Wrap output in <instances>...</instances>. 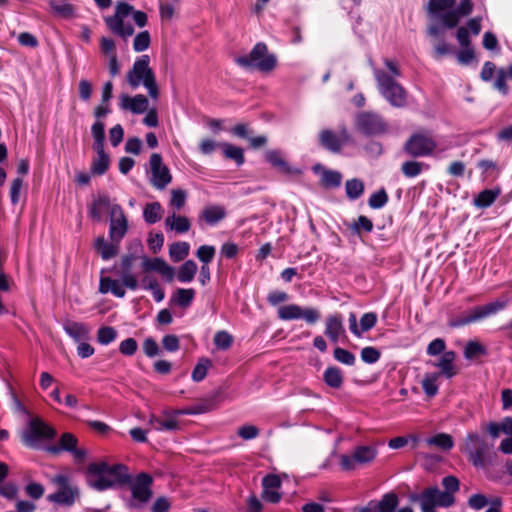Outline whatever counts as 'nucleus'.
Instances as JSON below:
<instances>
[{"label": "nucleus", "mask_w": 512, "mask_h": 512, "mask_svg": "<svg viewBox=\"0 0 512 512\" xmlns=\"http://www.w3.org/2000/svg\"><path fill=\"white\" fill-rule=\"evenodd\" d=\"M399 500L396 494L388 493L385 494L377 504L379 512H395L398 506Z\"/></svg>", "instance_id": "nucleus-39"}, {"label": "nucleus", "mask_w": 512, "mask_h": 512, "mask_svg": "<svg viewBox=\"0 0 512 512\" xmlns=\"http://www.w3.org/2000/svg\"><path fill=\"white\" fill-rule=\"evenodd\" d=\"M138 348L137 342L133 338L123 340L119 345V350L123 355L131 356Z\"/></svg>", "instance_id": "nucleus-61"}, {"label": "nucleus", "mask_w": 512, "mask_h": 512, "mask_svg": "<svg viewBox=\"0 0 512 512\" xmlns=\"http://www.w3.org/2000/svg\"><path fill=\"white\" fill-rule=\"evenodd\" d=\"M110 215V229L109 236L113 242L120 243L121 239L125 236L128 223L124 212L120 205L113 204L111 206Z\"/></svg>", "instance_id": "nucleus-15"}, {"label": "nucleus", "mask_w": 512, "mask_h": 512, "mask_svg": "<svg viewBox=\"0 0 512 512\" xmlns=\"http://www.w3.org/2000/svg\"><path fill=\"white\" fill-rule=\"evenodd\" d=\"M379 358H380V352L374 347H371V346L365 347L361 351V359L365 363H369V364L375 363L379 360Z\"/></svg>", "instance_id": "nucleus-57"}, {"label": "nucleus", "mask_w": 512, "mask_h": 512, "mask_svg": "<svg viewBox=\"0 0 512 512\" xmlns=\"http://www.w3.org/2000/svg\"><path fill=\"white\" fill-rule=\"evenodd\" d=\"M165 226L178 233H185L190 229L191 224L187 217L173 213L165 219Z\"/></svg>", "instance_id": "nucleus-26"}, {"label": "nucleus", "mask_w": 512, "mask_h": 512, "mask_svg": "<svg viewBox=\"0 0 512 512\" xmlns=\"http://www.w3.org/2000/svg\"><path fill=\"white\" fill-rule=\"evenodd\" d=\"M189 250L187 242H175L170 246L169 254L174 262H179L188 256Z\"/></svg>", "instance_id": "nucleus-37"}, {"label": "nucleus", "mask_w": 512, "mask_h": 512, "mask_svg": "<svg viewBox=\"0 0 512 512\" xmlns=\"http://www.w3.org/2000/svg\"><path fill=\"white\" fill-rule=\"evenodd\" d=\"M233 342V337L226 331H218L214 336V344L222 350L228 349Z\"/></svg>", "instance_id": "nucleus-49"}, {"label": "nucleus", "mask_w": 512, "mask_h": 512, "mask_svg": "<svg viewBox=\"0 0 512 512\" xmlns=\"http://www.w3.org/2000/svg\"><path fill=\"white\" fill-rule=\"evenodd\" d=\"M143 216L146 222L153 224L159 221L162 217V207L160 203L153 202L145 206Z\"/></svg>", "instance_id": "nucleus-36"}, {"label": "nucleus", "mask_w": 512, "mask_h": 512, "mask_svg": "<svg viewBox=\"0 0 512 512\" xmlns=\"http://www.w3.org/2000/svg\"><path fill=\"white\" fill-rule=\"evenodd\" d=\"M356 128L366 135H379L387 131V123L372 112H362L356 117Z\"/></svg>", "instance_id": "nucleus-13"}, {"label": "nucleus", "mask_w": 512, "mask_h": 512, "mask_svg": "<svg viewBox=\"0 0 512 512\" xmlns=\"http://www.w3.org/2000/svg\"><path fill=\"white\" fill-rule=\"evenodd\" d=\"M445 347V341L443 339L437 338L428 345L427 353L432 356L439 355L441 353L443 354L446 352Z\"/></svg>", "instance_id": "nucleus-64"}, {"label": "nucleus", "mask_w": 512, "mask_h": 512, "mask_svg": "<svg viewBox=\"0 0 512 512\" xmlns=\"http://www.w3.org/2000/svg\"><path fill=\"white\" fill-rule=\"evenodd\" d=\"M351 228L358 234L361 231L370 232L373 229V223L367 217L359 216L357 221L351 225Z\"/></svg>", "instance_id": "nucleus-55"}, {"label": "nucleus", "mask_w": 512, "mask_h": 512, "mask_svg": "<svg viewBox=\"0 0 512 512\" xmlns=\"http://www.w3.org/2000/svg\"><path fill=\"white\" fill-rule=\"evenodd\" d=\"M55 491L47 496V500L64 506H72L80 496V490L70 478L57 474L51 478Z\"/></svg>", "instance_id": "nucleus-7"}, {"label": "nucleus", "mask_w": 512, "mask_h": 512, "mask_svg": "<svg viewBox=\"0 0 512 512\" xmlns=\"http://www.w3.org/2000/svg\"><path fill=\"white\" fill-rule=\"evenodd\" d=\"M497 311L494 308V305L492 302L487 303L483 306H477L467 312H464L460 316H458L456 319H454L451 322L452 326L459 327L468 325L474 322L481 321L489 316H492L496 314Z\"/></svg>", "instance_id": "nucleus-16"}, {"label": "nucleus", "mask_w": 512, "mask_h": 512, "mask_svg": "<svg viewBox=\"0 0 512 512\" xmlns=\"http://www.w3.org/2000/svg\"><path fill=\"white\" fill-rule=\"evenodd\" d=\"M278 317L284 321L303 319L308 324H315L320 319V312L313 307H301L296 304L280 306L277 310Z\"/></svg>", "instance_id": "nucleus-11"}, {"label": "nucleus", "mask_w": 512, "mask_h": 512, "mask_svg": "<svg viewBox=\"0 0 512 512\" xmlns=\"http://www.w3.org/2000/svg\"><path fill=\"white\" fill-rule=\"evenodd\" d=\"M236 63L246 69H257L261 72H269L276 66V58L268 53L264 43H257L250 54L239 56Z\"/></svg>", "instance_id": "nucleus-6"}, {"label": "nucleus", "mask_w": 512, "mask_h": 512, "mask_svg": "<svg viewBox=\"0 0 512 512\" xmlns=\"http://www.w3.org/2000/svg\"><path fill=\"white\" fill-rule=\"evenodd\" d=\"M149 63L150 59L147 55L141 56L128 71L126 80L130 87L134 89L143 85L147 89L149 96L156 100L159 97V87Z\"/></svg>", "instance_id": "nucleus-3"}, {"label": "nucleus", "mask_w": 512, "mask_h": 512, "mask_svg": "<svg viewBox=\"0 0 512 512\" xmlns=\"http://www.w3.org/2000/svg\"><path fill=\"white\" fill-rule=\"evenodd\" d=\"M266 160L275 168L279 169L281 172L291 174L296 172V170L292 169L288 163L282 158L281 154L275 150H268L265 153Z\"/></svg>", "instance_id": "nucleus-28"}, {"label": "nucleus", "mask_w": 512, "mask_h": 512, "mask_svg": "<svg viewBox=\"0 0 512 512\" xmlns=\"http://www.w3.org/2000/svg\"><path fill=\"white\" fill-rule=\"evenodd\" d=\"M499 193V190H484L475 198L474 204L481 208L488 207L495 201Z\"/></svg>", "instance_id": "nucleus-42"}, {"label": "nucleus", "mask_w": 512, "mask_h": 512, "mask_svg": "<svg viewBox=\"0 0 512 512\" xmlns=\"http://www.w3.org/2000/svg\"><path fill=\"white\" fill-rule=\"evenodd\" d=\"M437 143L429 133L413 134L404 144V150L412 157H422L433 153Z\"/></svg>", "instance_id": "nucleus-10"}, {"label": "nucleus", "mask_w": 512, "mask_h": 512, "mask_svg": "<svg viewBox=\"0 0 512 512\" xmlns=\"http://www.w3.org/2000/svg\"><path fill=\"white\" fill-rule=\"evenodd\" d=\"M319 138L323 147L332 152H339L341 147L348 142L349 134L346 129H343L340 134H336L330 130H323Z\"/></svg>", "instance_id": "nucleus-17"}, {"label": "nucleus", "mask_w": 512, "mask_h": 512, "mask_svg": "<svg viewBox=\"0 0 512 512\" xmlns=\"http://www.w3.org/2000/svg\"><path fill=\"white\" fill-rule=\"evenodd\" d=\"M100 49H101V52L106 56V58L112 57V55H117L115 43L110 38H107V37L101 38Z\"/></svg>", "instance_id": "nucleus-59"}, {"label": "nucleus", "mask_w": 512, "mask_h": 512, "mask_svg": "<svg viewBox=\"0 0 512 512\" xmlns=\"http://www.w3.org/2000/svg\"><path fill=\"white\" fill-rule=\"evenodd\" d=\"M324 333L333 343H337L345 335V328L340 314L329 315L326 318Z\"/></svg>", "instance_id": "nucleus-20"}, {"label": "nucleus", "mask_w": 512, "mask_h": 512, "mask_svg": "<svg viewBox=\"0 0 512 512\" xmlns=\"http://www.w3.org/2000/svg\"><path fill=\"white\" fill-rule=\"evenodd\" d=\"M323 379L332 388H340L343 383L342 372L337 367H328L324 372Z\"/></svg>", "instance_id": "nucleus-30"}, {"label": "nucleus", "mask_w": 512, "mask_h": 512, "mask_svg": "<svg viewBox=\"0 0 512 512\" xmlns=\"http://www.w3.org/2000/svg\"><path fill=\"white\" fill-rule=\"evenodd\" d=\"M196 255L203 265H208L215 255V248L210 245H202L197 249Z\"/></svg>", "instance_id": "nucleus-51"}, {"label": "nucleus", "mask_w": 512, "mask_h": 512, "mask_svg": "<svg viewBox=\"0 0 512 512\" xmlns=\"http://www.w3.org/2000/svg\"><path fill=\"white\" fill-rule=\"evenodd\" d=\"M52 11L62 18H72L74 16V7L66 1H51Z\"/></svg>", "instance_id": "nucleus-38"}, {"label": "nucleus", "mask_w": 512, "mask_h": 512, "mask_svg": "<svg viewBox=\"0 0 512 512\" xmlns=\"http://www.w3.org/2000/svg\"><path fill=\"white\" fill-rule=\"evenodd\" d=\"M430 446H437L442 450H449L453 447V439L448 434H438L426 440Z\"/></svg>", "instance_id": "nucleus-40"}, {"label": "nucleus", "mask_w": 512, "mask_h": 512, "mask_svg": "<svg viewBox=\"0 0 512 512\" xmlns=\"http://www.w3.org/2000/svg\"><path fill=\"white\" fill-rule=\"evenodd\" d=\"M150 34L148 31H142L136 35L133 42V48L136 52L146 50L150 45Z\"/></svg>", "instance_id": "nucleus-47"}, {"label": "nucleus", "mask_w": 512, "mask_h": 512, "mask_svg": "<svg viewBox=\"0 0 512 512\" xmlns=\"http://www.w3.org/2000/svg\"><path fill=\"white\" fill-rule=\"evenodd\" d=\"M151 184L158 190H163L172 181L169 168L162 163V157L153 153L150 157Z\"/></svg>", "instance_id": "nucleus-14"}, {"label": "nucleus", "mask_w": 512, "mask_h": 512, "mask_svg": "<svg viewBox=\"0 0 512 512\" xmlns=\"http://www.w3.org/2000/svg\"><path fill=\"white\" fill-rule=\"evenodd\" d=\"M455 0H429L428 14L432 23L427 28V34L434 40V57L439 59L452 52L450 46L442 39L445 28H455L462 17L468 16L473 10L471 0H462L454 8Z\"/></svg>", "instance_id": "nucleus-1"}, {"label": "nucleus", "mask_w": 512, "mask_h": 512, "mask_svg": "<svg viewBox=\"0 0 512 512\" xmlns=\"http://www.w3.org/2000/svg\"><path fill=\"white\" fill-rule=\"evenodd\" d=\"M170 198V206L176 210H181L186 203L187 192L183 189H172Z\"/></svg>", "instance_id": "nucleus-44"}, {"label": "nucleus", "mask_w": 512, "mask_h": 512, "mask_svg": "<svg viewBox=\"0 0 512 512\" xmlns=\"http://www.w3.org/2000/svg\"><path fill=\"white\" fill-rule=\"evenodd\" d=\"M118 245L119 243L113 242L112 240L111 243H108L104 237H98L95 240L94 247L104 260H108L118 254Z\"/></svg>", "instance_id": "nucleus-25"}, {"label": "nucleus", "mask_w": 512, "mask_h": 512, "mask_svg": "<svg viewBox=\"0 0 512 512\" xmlns=\"http://www.w3.org/2000/svg\"><path fill=\"white\" fill-rule=\"evenodd\" d=\"M388 200V196L384 190H380L373 195H371L369 199V205L371 208L378 209L386 204Z\"/></svg>", "instance_id": "nucleus-58"}, {"label": "nucleus", "mask_w": 512, "mask_h": 512, "mask_svg": "<svg viewBox=\"0 0 512 512\" xmlns=\"http://www.w3.org/2000/svg\"><path fill=\"white\" fill-rule=\"evenodd\" d=\"M143 267L146 271H156L165 277L168 281H172L174 278V268L168 265L161 258H154L152 260L145 259Z\"/></svg>", "instance_id": "nucleus-23"}, {"label": "nucleus", "mask_w": 512, "mask_h": 512, "mask_svg": "<svg viewBox=\"0 0 512 512\" xmlns=\"http://www.w3.org/2000/svg\"><path fill=\"white\" fill-rule=\"evenodd\" d=\"M130 482L124 465H108L105 462H93L87 468V483L97 491L124 485Z\"/></svg>", "instance_id": "nucleus-2"}, {"label": "nucleus", "mask_w": 512, "mask_h": 512, "mask_svg": "<svg viewBox=\"0 0 512 512\" xmlns=\"http://www.w3.org/2000/svg\"><path fill=\"white\" fill-rule=\"evenodd\" d=\"M152 478L146 473L139 474L131 484L132 495L140 502H147L151 495Z\"/></svg>", "instance_id": "nucleus-18"}, {"label": "nucleus", "mask_w": 512, "mask_h": 512, "mask_svg": "<svg viewBox=\"0 0 512 512\" xmlns=\"http://www.w3.org/2000/svg\"><path fill=\"white\" fill-rule=\"evenodd\" d=\"M212 366V363L207 358H201L197 365L195 366L194 370L192 371V379L195 382L202 381L206 375L208 369Z\"/></svg>", "instance_id": "nucleus-43"}, {"label": "nucleus", "mask_w": 512, "mask_h": 512, "mask_svg": "<svg viewBox=\"0 0 512 512\" xmlns=\"http://www.w3.org/2000/svg\"><path fill=\"white\" fill-rule=\"evenodd\" d=\"M55 436V430L44 423L40 418L30 420L27 428L22 432L21 439L23 443L31 448H37L44 440Z\"/></svg>", "instance_id": "nucleus-9"}, {"label": "nucleus", "mask_w": 512, "mask_h": 512, "mask_svg": "<svg viewBox=\"0 0 512 512\" xmlns=\"http://www.w3.org/2000/svg\"><path fill=\"white\" fill-rule=\"evenodd\" d=\"M119 105L123 110H129L132 113L141 114L148 109L149 101L142 94H138L134 97H130L127 94H122L120 96Z\"/></svg>", "instance_id": "nucleus-19"}, {"label": "nucleus", "mask_w": 512, "mask_h": 512, "mask_svg": "<svg viewBox=\"0 0 512 512\" xmlns=\"http://www.w3.org/2000/svg\"><path fill=\"white\" fill-rule=\"evenodd\" d=\"M226 215L225 209L221 206H208L203 209L201 217L208 224H215L222 220Z\"/></svg>", "instance_id": "nucleus-29"}, {"label": "nucleus", "mask_w": 512, "mask_h": 512, "mask_svg": "<svg viewBox=\"0 0 512 512\" xmlns=\"http://www.w3.org/2000/svg\"><path fill=\"white\" fill-rule=\"evenodd\" d=\"M424 165L417 161H407L402 164L401 170L407 177H415L422 171Z\"/></svg>", "instance_id": "nucleus-48"}, {"label": "nucleus", "mask_w": 512, "mask_h": 512, "mask_svg": "<svg viewBox=\"0 0 512 512\" xmlns=\"http://www.w3.org/2000/svg\"><path fill=\"white\" fill-rule=\"evenodd\" d=\"M334 357L337 361L346 365L351 366L355 363V356L351 352L343 348H336L334 350Z\"/></svg>", "instance_id": "nucleus-54"}, {"label": "nucleus", "mask_w": 512, "mask_h": 512, "mask_svg": "<svg viewBox=\"0 0 512 512\" xmlns=\"http://www.w3.org/2000/svg\"><path fill=\"white\" fill-rule=\"evenodd\" d=\"M377 322V315L375 313H372V312H369V313H365L361 319H360V331H361V334L363 332H366L368 330H370L371 328H373L375 326Z\"/></svg>", "instance_id": "nucleus-56"}, {"label": "nucleus", "mask_w": 512, "mask_h": 512, "mask_svg": "<svg viewBox=\"0 0 512 512\" xmlns=\"http://www.w3.org/2000/svg\"><path fill=\"white\" fill-rule=\"evenodd\" d=\"M117 337V331L110 326L101 327L97 332V340L102 345L113 342Z\"/></svg>", "instance_id": "nucleus-45"}, {"label": "nucleus", "mask_w": 512, "mask_h": 512, "mask_svg": "<svg viewBox=\"0 0 512 512\" xmlns=\"http://www.w3.org/2000/svg\"><path fill=\"white\" fill-rule=\"evenodd\" d=\"M441 373H426L421 381L422 388L428 397H433L438 393V381Z\"/></svg>", "instance_id": "nucleus-27"}, {"label": "nucleus", "mask_w": 512, "mask_h": 512, "mask_svg": "<svg viewBox=\"0 0 512 512\" xmlns=\"http://www.w3.org/2000/svg\"><path fill=\"white\" fill-rule=\"evenodd\" d=\"M77 443H78V440L73 434L64 433V434H62L60 441H59L60 446L59 447H50L48 450L51 453H55V454L59 453L61 450L70 452V451L74 450L75 446H77Z\"/></svg>", "instance_id": "nucleus-32"}, {"label": "nucleus", "mask_w": 512, "mask_h": 512, "mask_svg": "<svg viewBox=\"0 0 512 512\" xmlns=\"http://www.w3.org/2000/svg\"><path fill=\"white\" fill-rule=\"evenodd\" d=\"M197 272V264L193 260H187L179 269L177 278L180 282L186 283L193 280Z\"/></svg>", "instance_id": "nucleus-33"}, {"label": "nucleus", "mask_w": 512, "mask_h": 512, "mask_svg": "<svg viewBox=\"0 0 512 512\" xmlns=\"http://www.w3.org/2000/svg\"><path fill=\"white\" fill-rule=\"evenodd\" d=\"M409 500L418 502L422 512H436L435 508H448L455 502L451 493L443 492L437 486L427 487L421 493H412L409 495Z\"/></svg>", "instance_id": "nucleus-5"}, {"label": "nucleus", "mask_w": 512, "mask_h": 512, "mask_svg": "<svg viewBox=\"0 0 512 512\" xmlns=\"http://www.w3.org/2000/svg\"><path fill=\"white\" fill-rule=\"evenodd\" d=\"M97 157L93 160L92 171L97 175H102L106 172L109 167V156L104 152V148L100 151H96Z\"/></svg>", "instance_id": "nucleus-35"}, {"label": "nucleus", "mask_w": 512, "mask_h": 512, "mask_svg": "<svg viewBox=\"0 0 512 512\" xmlns=\"http://www.w3.org/2000/svg\"><path fill=\"white\" fill-rule=\"evenodd\" d=\"M216 407L213 400H204L203 402L195 405L190 410L185 411L186 414H201L214 410ZM178 413H182L179 411Z\"/></svg>", "instance_id": "nucleus-53"}, {"label": "nucleus", "mask_w": 512, "mask_h": 512, "mask_svg": "<svg viewBox=\"0 0 512 512\" xmlns=\"http://www.w3.org/2000/svg\"><path fill=\"white\" fill-rule=\"evenodd\" d=\"M375 78L378 88L384 98L394 107H403L406 104V91L391 76L381 70H376Z\"/></svg>", "instance_id": "nucleus-8"}, {"label": "nucleus", "mask_w": 512, "mask_h": 512, "mask_svg": "<svg viewBox=\"0 0 512 512\" xmlns=\"http://www.w3.org/2000/svg\"><path fill=\"white\" fill-rule=\"evenodd\" d=\"M364 190V185L360 180L352 179L346 182V192L349 198H358Z\"/></svg>", "instance_id": "nucleus-46"}, {"label": "nucleus", "mask_w": 512, "mask_h": 512, "mask_svg": "<svg viewBox=\"0 0 512 512\" xmlns=\"http://www.w3.org/2000/svg\"><path fill=\"white\" fill-rule=\"evenodd\" d=\"M455 358L456 354L454 351H446L441 355L440 359L432 363V365L440 369L439 373H441V375L451 378L457 374V370L454 366Z\"/></svg>", "instance_id": "nucleus-22"}, {"label": "nucleus", "mask_w": 512, "mask_h": 512, "mask_svg": "<svg viewBox=\"0 0 512 512\" xmlns=\"http://www.w3.org/2000/svg\"><path fill=\"white\" fill-rule=\"evenodd\" d=\"M18 488L13 483H0V495L6 499L13 500L17 497Z\"/></svg>", "instance_id": "nucleus-60"}, {"label": "nucleus", "mask_w": 512, "mask_h": 512, "mask_svg": "<svg viewBox=\"0 0 512 512\" xmlns=\"http://www.w3.org/2000/svg\"><path fill=\"white\" fill-rule=\"evenodd\" d=\"M104 123L100 120H97L91 127V133L94 138L93 149L95 151H100L101 148H104L105 141V133H104Z\"/></svg>", "instance_id": "nucleus-34"}, {"label": "nucleus", "mask_w": 512, "mask_h": 512, "mask_svg": "<svg viewBox=\"0 0 512 512\" xmlns=\"http://www.w3.org/2000/svg\"><path fill=\"white\" fill-rule=\"evenodd\" d=\"M483 353L484 347L476 341H469L464 349V356L467 359H474Z\"/></svg>", "instance_id": "nucleus-52"}, {"label": "nucleus", "mask_w": 512, "mask_h": 512, "mask_svg": "<svg viewBox=\"0 0 512 512\" xmlns=\"http://www.w3.org/2000/svg\"><path fill=\"white\" fill-rule=\"evenodd\" d=\"M377 449L373 446H358L351 455L343 454L340 456V464L346 471H351L357 465H365L373 462L377 456Z\"/></svg>", "instance_id": "nucleus-12"}, {"label": "nucleus", "mask_w": 512, "mask_h": 512, "mask_svg": "<svg viewBox=\"0 0 512 512\" xmlns=\"http://www.w3.org/2000/svg\"><path fill=\"white\" fill-rule=\"evenodd\" d=\"M258 434L259 430L254 425H243L238 429V435L244 440L254 439Z\"/></svg>", "instance_id": "nucleus-62"}, {"label": "nucleus", "mask_w": 512, "mask_h": 512, "mask_svg": "<svg viewBox=\"0 0 512 512\" xmlns=\"http://www.w3.org/2000/svg\"><path fill=\"white\" fill-rule=\"evenodd\" d=\"M219 148L223 150V154L226 158L234 160L238 165L244 163V155L241 148L226 142L219 143Z\"/></svg>", "instance_id": "nucleus-31"}, {"label": "nucleus", "mask_w": 512, "mask_h": 512, "mask_svg": "<svg viewBox=\"0 0 512 512\" xmlns=\"http://www.w3.org/2000/svg\"><path fill=\"white\" fill-rule=\"evenodd\" d=\"M124 131L120 124L115 125L109 130V139L111 144L116 147L123 139Z\"/></svg>", "instance_id": "nucleus-63"}, {"label": "nucleus", "mask_w": 512, "mask_h": 512, "mask_svg": "<svg viewBox=\"0 0 512 512\" xmlns=\"http://www.w3.org/2000/svg\"><path fill=\"white\" fill-rule=\"evenodd\" d=\"M111 206H113V204L111 203L110 198L107 195H99L91 204L89 209V215L93 220L101 221L103 210L106 209L110 213Z\"/></svg>", "instance_id": "nucleus-24"}, {"label": "nucleus", "mask_w": 512, "mask_h": 512, "mask_svg": "<svg viewBox=\"0 0 512 512\" xmlns=\"http://www.w3.org/2000/svg\"><path fill=\"white\" fill-rule=\"evenodd\" d=\"M491 448L492 444L476 431L468 432L460 444L461 452L477 468L487 465Z\"/></svg>", "instance_id": "nucleus-4"}, {"label": "nucleus", "mask_w": 512, "mask_h": 512, "mask_svg": "<svg viewBox=\"0 0 512 512\" xmlns=\"http://www.w3.org/2000/svg\"><path fill=\"white\" fill-rule=\"evenodd\" d=\"M63 328L76 342L87 341L90 338V328L84 323L68 320L64 323Z\"/></svg>", "instance_id": "nucleus-21"}, {"label": "nucleus", "mask_w": 512, "mask_h": 512, "mask_svg": "<svg viewBox=\"0 0 512 512\" xmlns=\"http://www.w3.org/2000/svg\"><path fill=\"white\" fill-rule=\"evenodd\" d=\"M194 294L193 289L179 288L173 295L172 300L182 307H188L194 298Z\"/></svg>", "instance_id": "nucleus-41"}, {"label": "nucleus", "mask_w": 512, "mask_h": 512, "mask_svg": "<svg viewBox=\"0 0 512 512\" xmlns=\"http://www.w3.org/2000/svg\"><path fill=\"white\" fill-rule=\"evenodd\" d=\"M488 504L491 505V500L481 493L473 494L468 499V505L474 510H481Z\"/></svg>", "instance_id": "nucleus-50"}]
</instances>
